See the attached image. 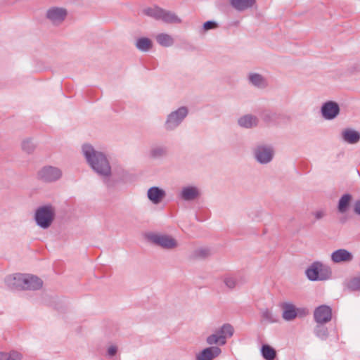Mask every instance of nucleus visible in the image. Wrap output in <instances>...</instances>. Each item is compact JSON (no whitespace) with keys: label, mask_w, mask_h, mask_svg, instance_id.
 Masks as SVG:
<instances>
[{"label":"nucleus","mask_w":360,"mask_h":360,"mask_svg":"<svg viewBox=\"0 0 360 360\" xmlns=\"http://www.w3.org/2000/svg\"><path fill=\"white\" fill-rule=\"evenodd\" d=\"M143 13L156 20H162L165 23L181 22V20L174 12L163 9L159 6L145 8Z\"/></svg>","instance_id":"6"},{"label":"nucleus","mask_w":360,"mask_h":360,"mask_svg":"<svg viewBox=\"0 0 360 360\" xmlns=\"http://www.w3.org/2000/svg\"><path fill=\"white\" fill-rule=\"evenodd\" d=\"M169 154V148L163 143H153L148 151V156L151 160H160L166 158Z\"/></svg>","instance_id":"14"},{"label":"nucleus","mask_w":360,"mask_h":360,"mask_svg":"<svg viewBox=\"0 0 360 360\" xmlns=\"http://www.w3.org/2000/svg\"><path fill=\"white\" fill-rule=\"evenodd\" d=\"M356 72H360V64H356L355 66L352 68L351 73H354Z\"/></svg>","instance_id":"42"},{"label":"nucleus","mask_w":360,"mask_h":360,"mask_svg":"<svg viewBox=\"0 0 360 360\" xmlns=\"http://www.w3.org/2000/svg\"><path fill=\"white\" fill-rule=\"evenodd\" d=\"M200 196V188L193 184H188L181 187L177 193V198L184 202H193Z\"/></svg>","instance_id":"11"},{"label":"nucleus","mask_w":360,"mask_h":360,"mask_svg":"<svg viewBox=\"0 0 360 360\" xmlns=\"http://www.w3.org/2000/svg\"><path fill=\"white\" fill-rule=\"evenodd\" d=\"M314 215L316 220H319L325 216V212L322 210H319V211L315 212L314 213Z\"/></svg>","instance_id":"41"},{"label":"nucleus","mask_w":360,"mask_h":360,"mask_svg":"<svg viewBox=\"0 0 360 360\" xmlns=\"http://www.w3.org/2000/svg\"><path fill=\"white\" fill-rule=\"evenodd\" d=\"M261 354L265 360H274L276 357V351L268 344H264L261 347Z\"/></svg>","instance_id":"27"},{"label":"nucleus","mask_w":360,"mask_h":360,"mask_svg":"<svg viewBox=\"0 0 360 360\" xmlns=\"http://www.w3.org/2000/svg\"><path fill=\"white\" fill-rule=\"evenodd\" d=\"M55 217V207L50 203L37 207L34 213L37 226L42 229H49L54 221Z\"/></svg>","instance_id":"2"},{"label":"nucleus","mask_w":360,"mask_h":360,"mask_svg":"<svg viewBox=\"0 0 360 360\" xmlns=\"http://www.w3.org/2000/svg\"><path fill=\"white\" fill-rule=\"evenodd\" d=\"M282 115L277 112L274 111H264L262 113V120L264 122L271 124L276 123L277 121L281 119Z\"/></svg>","instance_id":"29"},{"label":"nucleus","mask_w":360,"mask_h":360,"mask_svg":"<svg viewBox=\"0 0 360 360\" xmlns=\"http://www.w3.org/2000/svg\"><path fill=\"white\" fill-rule=\"evenodd\" d=\"M345 221H346V218H342V219H340V222H341V223H342V224H343V223H345Z\"/></svg>","instance_id":"44"},{"label":"nucleus","mask_w":360,"mask_h":360,"mask_svg":"<svg viewBox=\"0 0 360 360\" xmlns=\"http://www.w3.org/2000/svg\"><path fill=\"white\" fill-rule=\"evenodd\" d=\"M254 160L259 164L265 165L272 162L275 155L274 147L267 143H257L252 149Z\"/></svg>","instance_id":"5"},{"label":"nucleus","mask_w":360,"mask_h":360,"mask_svg":"<svg viewBox=\"0 0 360 360\" xmlns=\"http://www.w3.org/2000/svg\"><path fill=\"white\" fill-rule=\"evenodd\" d=\"M234 328L230 323H224L215 333L206 338V342L210 345H217L223 346L226 344V340L233 336Z\"/></svg>","instance_id":"8"},{"label":"nucleus","mask_w":360,"mask_h":360,"mask_svg":"<svg viewBox=\"0 0 360 360\" xmlns=\"http://www.w3.org/2000/svg\"><path fill=\"white\" fill-rule=\"evenodd\" d=\"M347 286L352 291H360V276L350 279Z\"/></svg>","instance_id":"35"},{"label":"nucleus","mask_w":360,"mask_h":360,"mask_svg":"<svg viewBox=\"0 0 360 360\" xmlns=\"http://www.w3.org/2000/svg\"><path fill=\"white\" fill-rule=\"evenodd\" d=\"M224 282L227 288L233 289L238 285L243 283L245 281H242V278L239 277L227 276L224 278Z\"/></svg>","instance_id":"32"},{"label":"nucleus","mask_w":360,"mask_h":360,"mask_svg":"<svg viewBox=\"0 0 360 360\" xmlns=\"http://www.w3.org/2000/svg\"><path fill=\"white\" fill-rule=\"evenodd\" d=\"M68 15V11L66 8L52 6L47 9L45 18L48 20L52 25L59 26L65 20Z\"/></svg>","instance_id":"10"},{"label":"nucleus","mask_w":360,"mask_h":360,"mask_svg":"<svg viewBox=\"0 0 360 360\" xmlns=\"http://www.w3.org/2000/svg\"><path fill=\"white\" fill-rule=\"evenodd\" d=\"M62 175V170L59 167L47 165L37 171L36 178L40 182L52 184L60 179Z\"/></svg>","instance_id":"9"},{"label":"nucleus","mask_w":360,"mask_h":360,"mask_svg":"<svg viewBox=\"0 0 360 360\" xmlns=\"http://www.w3.org/2000/svg\"><path fill=\"white\" fill-rule=\"evenodd\" d=\"M35 148L36 144L33 142L32 139H26L22 142V149L27 154L32 153Z\"/></svg>","instance_id":"33"},{"label":"nucleus","mask_w":360,"mask_h":360,"mask_svg":"<svg viewBox=\"0 0 360 360\" xmlns=\"http://www.w3.org/2000/svg\"><path fill=\"white\" fill-rule=\"evenodd\" d=\"M262 317L264 321L269 323H275L277 321L276 317L268 309H264L262 311Z\"/></svg>","instance_id":"36"},{"label":"nucleus","mask_w":360,"mask_h":360,"mask_svg":"<svg viewBox=\"0 0 360 360\" xmlns=\"http://www.w3.org/2000/svg\"><path fill=\"white\" fill-rule=\"evenodd\" d=\"M23 277V274L20 273L8 275L4 279L5 284L11 290H22Z\"/></svg>","instance_id":"17"},{"label":"nucleus","mask_w":360,"mask_h":360,"mask_svg":"<svg viewBox=\"0 0 360 360\" xmlns=\"http://www.w3.org/2000/svg\"><path fill=\"white\" fill-rule=\"evenodd\" d=\"M255 0H230L231 6L238 11H243L253 6Z\"/></svg>","instance_id":"24"},{"label":"nucleus","mask_w":360,"mask_h":360,"mask_svg":"<svg viewBox=\"0 0 360 360\" xmlns=\"http://www.w3.org/2000/svg\"><path fill=\"white\" fill-rule=\"evenodd\" d=\"M248 79L249 82L255 87L262 89L267 86L265 78L259 73H250Z\"/></svg>","instance_id":"23"},{"label":"nucleus","mask_w":360,"mask_h":360,"mask_svg":"<svg viewBox=\"0 0 360 360\" xmlns=\"http://www.w3.org/2000/svg\"><path fill=\"white\" fill-rule=\"evenodd\" d=\"M352 198V195H350L349 193H345L341 196V198H340V200L338 201V210L339 212L345 213L347 211V210L349 207Z\"/></svg>","instance_id":"28"},{"label":"nucleus","mask_w":360,"mask_h":360,"mask_svg":"<svg viewBox=\"0 0 360 360\" xmlns=\"http://www.w3.org/2000/svg\"><path fill=\"white\" fill-rule=\"evenodd\" d=\"M81 0H69V3L71 2L72 4H79Z\"/></svg>","instance_id":"43"},{"label":"nucleus","mask_w":360,"mask_h":360,"mask_svg":"<svg viewBox=\"0 0 360 360\" xmlns=\"http://www.w3.org/2000/svg\"><path fill=\"white\" fill-rule=\"evenodd\" d=\"M22 358V354L15 350L9 352H0V360H21Z\"/></svg>","instance_id":"31"},{"label":"nucleus","mask_w":360,"mask_h":360,"mask_svg":"<svg viewBox=\"0 0 360 360\" xmlns=\"http://www.w3.org/2000/svg\"><path fill=\"white\" fill-rule=\"evenodd\" d=\"M238 124L242 128L252 129L258 126L259 119L252 114H247L238 118Z\"/></svg>","instance_id":"21"},{"label":"nucleus","mask_w":360,"mask_h":360,"mask_svg":"<svg viewBox=\"0 0 360 360\" xmlns=\"http://www.w3.org/2000/svg\"><path fill=\"white\" fill-rule=\"evenodd\" d=\"M189 110L186 106H181L171 111L165 117L163 127L167 132L176 130L188 115Z\"/></svg>","instance_id":"3"},{"label":"nucleus","mask_w":360,"mask_h":360,"mask_svg":"<svg viewBox=\"0 0 360 360\" xmlns=\"http://www.w3.org/2000/svg\"><path fill=\"white\" fill-rule=\"evenodd\" d=\"M340 111L338 103L328 101L323 103L321 107L322 117L326 120H332L338 117Z\"/></svg>","instance_id":"13"},{"label":"nucleus","mask_w":360,"mask_h":360,"mask_svg":"<svg viewBox=\"0 0 360 360\" xmlns=\"http://www.w3.org/2000/svg\"><path fill=\"white\" fill-rule=\"evenodd\" d=\"M354 212L355 214L360 216V200H358L355 202L354 206Z\"/></svg>","instance_id":"40"},{"label":"nucleus","mask_w":360,"mask_h":360,"mask_svg":"<svg viewBox=\"0 0 360 360\" xmlns=\"http://www.w3.org/2000/svg\"><path fill=\"white\" fill-rule=\"evenodd\" d=\"M305 275L311 281H326L331 277L332 271L329 266L317 261L307 268Z\"/></svg>","instance_id":"4"},{"label":"nucleus","mask_w":360,"mask_h":360,"mask_svg":"<svg viewBox=\"0 0 360 360\" xmlns=\"http://www.w3.org/2000/svg\"><path fill=\"white\" fill-rule=\"evenodd\" d=\"M353 258L352 252L346 249H338L331 254V260L334 263L349 262Z\"/></svg>","instance_id":"20"},{"label":"nucleus","mask_w":360,"mask_h":360,"mask_svg":"<svg viewBox=\"0 0 360 360\" xmlns=\"http://www.w3.org/2000/svg\"><path fill=\"white\" fill-rule=\"evenodd\" d=\"M117 352V348L116 346H110L108 349V355L109 356H113L116 354Z\"/></svg>","instance_id":"39"},{"label":"nucleus","mask_w":360,"mask_h":360,"mask_svg":"<svg viewBox=\"0 0 360 360\" xmlns=\"http://www.w3.org/2000/svg\"><path fill=\"white\" fill-rule=\"evenodd\" d=\"M156 41L163 47H170L174 44V38L167 33H160L155 37Z\"/></svg>","instance_id":"26"},{"label":"nucleus","mask_w":360,"mask_h":360,"mask_svg":"<svg viewBox=\"0 0 360 360\" xmlns=\"http://www.w3.org/2000/svg\"><path fill=\"white\" fill-rule=\"evenodd\" d=\"M165 196V191L158 186H152L147 191L148 200L154 205L159 204Z\"/></svg>","instance_id":"18"},{"label":"nucleus","mask_w":360,"mask_h":360,"mask_svg":"<svg viewBox=\"0 0 360 360\" xmlns=\"http://www.w3.org/2000/svg\"><path fill=\"white\" fill-rule=\"evenodd\" d=\"M23 289L22 290H38L43 286V281L38 276L30 274H23Z\"/></svg>","instance_id":"15"},{"label":"nucleus","mask_w":360,"mask_h":360,"mask_svg":"<svg viewBox=\"0 0 360 360\" xmlns=\"http://www.w3.org/2000/svg\"><path fill=\"white\" fill-rule=\"evenodd\" d=\"M65 300H60V299H58L57 298L55 301H54V307L56 310H58V311H60L61 309H62V304H65Z\"/></svg>","instance_id":"38"},{"label":"nucleus","mask_w":360,"mask_h":360,"mask_svg":"<svg viewBox=\"0 0 360 360\" xmlns=\"http://www.w3.org/2000/svg\"><path fill=\"white\" fill-rule=\"evenodd\" d=\"M283 311L282 317L285 321H290L295 319L299 314L305 315L307 311L304 309L296 308L290 302H283L280 304Z\"/></svg>","instance_id":"12"},{"label":"nucleus","mask_w":360,"mask_h":360,"mask_svg":"<svg viewBox=\"0 0 360 360\" xmlns=\"http://www.w3.org/2000/svg\"><path fill=\"white\" fill-rule=\"evenodd\" d=\"M82 153L87 165L98 176L104 181L110 177L111 165L105 153L96 150L90 143H84L82 146Z\"/></svg>","instance_id":"1"},{"label":"nucleus","mask_w":360,"mask_h":360,"mask_svg":"<svg viewBox=\"0 0 360 360\" xmlns=\"http://www.w3.org/2000/svg\"><path fill=\"white\" fill-rule=\"evenodd\" d=\"M218 27V24L214 20H208L203 23L202 29L204 31H208L210 30L216 29Z\"/></svg>","instance_id":"37"},{"label":"nucleus","mask_w":360,"mask_h":360,"mask_svg":"<svg viewBox=\"0 0 360 360\" xmlns=\"http://www.w3.org/2000/svg\"><path fill=\"white\" fill-rule=\"evenodd\" d=\"M210 255V250L207 248H200L194 250L193 257L195 258L204 259Z\"/></svg>","instance_id":"34"},{"label":"nucleus","mask_w":360,"mask_h":360,"mask_svg":"<svg viewBox=\"0 0 360 360\" xmlns=\"http://www.w3.org/2000/svg\"><path fill=\"white\" fill-rule=\"evenodd\" d=\"M344 141L349 144H355L360 140V133L352 129H346L342 132Z\"/></svg>","instance_id":"22"},{"label":"nucleus","mask_w":360,"mask_h":360,"mask_svg":"<svg viewBox=\"0 0 360 360\" xmlns=\"http://www.w3.org/2000/svg\"><path fill=\"white\" fill-rule=\"evenodd\" d=\"M136 48L141 52H148L153 47V41L148 37H139L135 42Z\"/></svg>","instance_id":"25"},{"label":"nucleus","mask_w":360,"mask_h":360,"mask_svg":"<svg viewBox=\"0 0 360 360\" xmlns=\"http://www.w3.org/2000/svg\"><path fill=\"white\" fill-rule=\"evenodd\" d=\"M145 238L148 242L164 250H172L178 245L176 239L167 234L148 232L145 234Z\"/></svg>","instance_id":"7"},{"label":"nucleus","mask_w":360,"mask_h":360,"mask_svg":"<svg viewBox=\"0 0 360 360\" xmlns=\"http://www.w3.org/2000/svg\"><path fill=\"white\" fill-rule=\"evenodd\" d=\"M324 324L325 323H317L314 330L315 335L321 340H326L329 335L328 328Z\"/></svg>","instance_id":"30"},{"label":"nucleus","mask_w":360,"mask_h":360,"mask_svg":"<svg viewBox=\"0 0 360 360\" xmlns=\"http://www.w3.org/2000/svg\"><path fill=\"white\" fill-rule=\"evenodd\" d=\"M314 318L316 323H326L332 319V309L328 305H321L314 311Z\"/></svg>","instance_id":"16"},{"label":"nucleus","mask_w":360,"mask_h":360,"mask_svg":"<svg viewBox=\"0 0 360 360\" xmlns=\"http://www.w3.org/2000/svg\"><path fill=\"white\" fill-rule=\"evenodd\" d=\"M221 353V349L217 346H211L202 349L197 356L196 360H212Z\"/></svg>","instance_id":"19"}]
</instances>
